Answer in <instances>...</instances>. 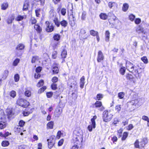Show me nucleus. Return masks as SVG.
<instances>
[{
	"mask_svg": "<svg viewBox=\"0 0 149 149\" xmlns=\"http://www.w3.org/2000/svg\"><path fill=\"white\" fill-rule=\"evenodd\" d=\"M37 22V21L36 19L34 17H31L30 20V22L31 24H34Z\"/></svg>",
	"mask_w": 149,
	"mask_h": 149,
	"instance_id": "nucleus-41",
	"label": "nucleus"
},
{
	"mask_svg": "<svg viewBox=\"0 0 149 149\" xmlns=\"http://www.w3.org/2000/svg\"><path fill=\"white\" fill-rule=\"evenodd\" d=\"M29 4L28 3L25 2L24 4L23 10H26L28 9Z\"/></svg>",
	"mask_w": 149,
	"mask_h": 149,
	"instance_id": "nucleus-42",
	"label": "nucleus"
},
{
	"mask_svg": "<svg viewBox=\"0 0 149 149\" xmlns=\"http://www.w3.org/2000/svg\"><path fill=\"white\" fill-rule=\"evenodd\" d=\"M136 31L138 34L143 33L144 34L146 33V29H144L141 25H139L136 26Z\"/></svg>",
	"mask_w": 149,
	"mask_h": 149,
	"instance_id": "nucleus-6",
	"label": "nucleus"
},
{
	"mask_svg": "<svg viewBox=\"0 0 149 149\" xmlns=\"http://www.w3.org/2000/svg\"><path fill=\"white\" fill-rule=\"evenodd\" d=\"M16 92L13 91H11L10 93V96L13 97L14 98L16 96Z\"/></svg>",
	"mask_w": 149,
	"mask_h": 149,
	"instance_id": "nucleus-60",
	"label": "nucleus"
},
{
	"mask_svg": "<svg viewBox=\"0 0 149 149\" xmlns=\"http://www.w3.org/2000/svg\"><path fill=\"white\" fill-rule=\"evenodd\" d=\"M41 12V9L39 8H37L35 10L36 15L37 17H39L40 16V13Z\"/></svg>",
	"mask_w": 149,
	"mask_h": 149,
	"instance_id": "nucleus-37",
	"label": "nucleus"
},
{
	"mask_svg": "<svg viewBox=\"0 0 149 149\" xmlns=\"http://www.w3.org/2000/svg\"><path fill=\"white\" fill-rule=\"evenodd\" d=\"M14 79L15 81V82H17L19 80V75L18 74H16L14 76Z\"/></svg>",
	"mask_w": 149,
	"mask_h": 149,
	"instance_id": "nucleus-52",
	"label": "nucleus"
},
{
	"mask_svg": "<svg viewBox=\"0 0 149 149\" xmlns=\"http://www.w3.org/2000/svg\"><path fill=\"white\" fill-rule=\"evenodd\" d=\"M95 105L96 107H100L102 106V103L101 102L97 101L95 104Z\"/></svg>",
	"mask_w": 149,
	"mask_h": 149,
	"instance_id": "nucleus-35",
	"label": "nucleus"
},
{
	"mask_svg": "<svg viewBox=\"0 0 149 149\" xmlns=\"http://www.w3.org/2000/svg\"><path fill=\"white\" fill-rule=\"evenodd\" d=\"M33 4H38L37 3L40 2L41 4L43 5L44 3L45 0H31Z\"/></svg>",
	"mask_w": 149,
	"mask_h": 149,
	"instance_id": "nucleus-26",
	"label": "nucleus"
},
{
	"mask_svg": "<svg viewBox=\"0 0 149 149\" xmlns=\"http://www.w3.org/2000/svg\"><path fill=\"white\" fill-rule=\"evenodd\" d=\"M25 123V122L22 120H20L19 122V125L20 127H23Z\"/></svg>",
	"mask_w": 149,
	"mask_h": 149,
	"instance_id": "nucleus-64",
	"label": "nucleus"
},
{
	"mask_svg": "<svg viewBox=\"0 0 149 149\" xmlns=\"http://www.w3.org/2000/svg\"><path fill=\"white\" fill-rule=\"evenodd\" d=\"M126 78L131 81L132 82L134 83H135L136 82V80L133 76L130 74H127L126 76Z\"/></svg>",
	"mask_w": 149,
	"mask_h": 149,
	"instance_id": "nucleus-10",
	"label": "nucleus"
},
{
	"mask_svg": "<svg viewBox=\"0 0 149 149\" xmlns=\"http://www.w3.org/2000/svg\"><path fill=\"white\" fill-rule=\"evenodd\" d=\"M86 13L85 12H83L82 13V14L81 17V19L82 20H84L86 18Z\"/></svg>",
	"mask_w": 149,
	"mask_h": 149,
	"instance_id": "nucleus-58",
	"label": "nucleus"
},
{
	"mask_svg": "<svg viewBox=\"0 0 149 149\" xmlns=\"http://www.w3.org/2000/svg\"><path fill=\"white\" fill-rule=\"evenodd\" d=\"M60 38V36L58 34H55L54 36V38L55 40H58Z\"/></svg>",
	"mask_w": 149,
	"mask_h": 149,
	"instance_id": "nucleus-45",
	"label": "nucleus"
},
{
	"mask_svg": "<svg viewBox=\"0 0 149 149\" xmlns=\"http://www.w3.org/2000/svg\"><path fill=\"white\" fill-rule=\"evenodd\" d=\"M135 17V16L132 14H131L129 16V19L131 21H133Z\"/></svg>",
	"mask_w": 149,
	"mask_h": 149,
	"instance_id": "nucleus-43",
	"label": "nucleus"
},
{
	"mask_svg": "<svg viewBox=\"0 0 149 149\" xmlns=\"http://www.w3.org/2000/svg\"><path fill=\"white\" fill-rule=\"evenodd\" d=\"M17 103L19 105L24 107H26L29 104L27 101L22 99H19L17 101Z\"/></svg>",
	"mask_w": 149,
	"mask_h": 149,
	"instance_id": "nucleus-5",
	"label": "nucleus"
},
{
	"mask_svg": "<svg viewBox=\"0 0 149 149\" xmlns=\"http://www.w3.org/2000/svg\"><path fill=\"white\" fill-rule=\"evenodd\" d=\"M49 22L48 21H47L46 24H47V27L46 28V31L47 32H51L54 30V26L52 25L50 26L49 25Z\"/></svg>",
	"mask_w": 149,
	"mask_h": 149,
	"instance_id": "nucleus-11",
	"label": "nucleus"
},
{
	"mask_svg": "<svg viewBox=\"0 0 149 149\" xmlns=\"http://www.w3.org/2000/svg\"><path fill=\"white\" fill-rule=\"evenodd\" d=\"M15 16L14 15H12L9 17L7 18L6 21L8 24H11L12 23L13 21L15 19Z\"/></svg>",
	"mask_w": 149,
	"mask_h": 149,
	"instance_id": "nucleus-14",
	"label": "nucleus"
},
{
	"mask_svg": "<svg viewBox=\"0 0 149 149\" xmlns=\"http://www.w3.org/2000/svg\"><path fill=\"white\" fill-rule=\"evenodd\" d=\"M54 136H51L49 139H47V141L48 142V146L49 148H51L54 145L55 143V140L53 139Z\"/></svg>",
	"mask_w": 149,
	"mask_h": 149,
	"instance_id": "nucleus-7",
	"label": "nucleus"
},
{
	"mask_svg": "<svg viewBox=\"0 0 149 149\" xmlns=\"http://www.w3.org/2000/svg\"><path fill=\"white\" fill-rule=\"evenodd\" d=\"M104 58L102 52L101 51H99L97 53V61L98 62H100L102 61H103Z\"/></svg>",
	"mask_w": 149,
	"mask_h": 149,
	"instance_id": "nucleus-8",
	"label": "nucleus"
},
{
	"mask_svg": "<svg viewBox=\"0 0 149 149\" xmlns=\"http://www.w3.org/2000/svg\"><path fill=\"white\" fill-rule=\"evenodd\" d=\"M142 119L143 120L147 121L148 123H149V118L148 117L146 116H142Z\"/></svg>",
	"mask_w": 149,
	"mask_h": 149,
	"instance_id": "nucleus-62",
	"label": "nucleus"
},
{
	"mask_svg": "<svg viewBox=\"0 0 149 149\" xmlns=\"http://www.w3.org/2000/svg\"><path fill=\"white\" fill-rule=\"evenodd\" d=\"M57 52L56 51H54L52 54V58L53 59H56L57 57Z\"/></svg>",
	"mask_w": 149,
	"mask_h": 149,
	"instance_id": "nucleus-50",
	"label": "nucleus"
},
{
	"mask_svg": "<svg viewBox=\"0 0 149 149\" xmlns=\"http://www.w3.org/2000/svg\"><path fill=\"white\" fill-rule=\"evenodd\" d=\"M8 4L7 3H4L1 5V9L3 10H6L8 7Z\"/></svg>",
	"mask_w": 149,
	"mask_h": 149,
	"instance_id": "nucleus-40",
	"label": "nucleus"
},
{
	"mask_svg": "<svg viewBox=\"0 0 149 149\" xmlns=\"http://www.w3.org/2000/svg\"><path fill=\"white\" fill-rule=\"evenodd\" d=\"M44 84V81L42 80H41L38 83L37 86L38 87H40L42 86Z\"/></svg>",
	"mask_w": 149,
	"mask_h": 149,
	"instance_id": "nucleus-57",
	"label": "nucleus"
},
{
	"mask_svg": "<svg viewBox=\"0 0 149 149\" xmlns=\"http://www.w3.org/2000/svg\"><path fill=\"white\" fill-rule=\"evenodd\" d=\"M39 59L38 57L37 56H34L32 57L31 62L32 63H34L37 61H38Z\"/></svg>",
	"mask_w": 149,
	"mask_h": 149,
	"instance_id": "nucleus-38",
	"label": "nucleus"
},
{
	"mask_svg": "<svg viewBox=\"0 0 149 149\" xmlns=\"http://www.w3.org/2000/svg\"><path fill=\"white\" fill-rule=\"evenodd\" d=\"M141 22V19L139 18H136L134 20L135 23L136 24H140Z\"/></svg>",
	"mask_w": 149,
	"mask_h": 149,
	"instance_id": "nucleus-55",
	"label": "nucleus"
},
{
	"mask_svg": "<svg viewBox=\"0 0 149 149\" xmlns=\"http://www.w3.org/2000/svg\"><path fill=\"white\" fill-rule=\"evenodd\" d=\"M61 13L63 15L65 16L66 13V9L64 8H63L61 9Z\"/></svg>",
	"mask_w": 149,
	"mask_h": 149,
	"instance_id": "nucleus-53",
	"label": "nucleus"
},
{
	"mask_svg": "<svg viewBox=\"0 0 149 149\" xmlns=\"http://www.w3.org/2000/svg\"><path fill=\"white\" fill-rule=\"evenodd\" d=\"M113 116V115L110 111H104L103 113V119L104 121L108 122L110 121Z\"/></svg>",
	"mask_w": 149,
	"mask_h": 149,
	"instance_id": "nucleus-3",
	"label": "nucleus"
},
{
	"mask_svg": "<svg viewBox=\"0 0 149 149\" xmlns=\"http://www.w3.org/2000/svg\"><path fill=\"white\" fill-rule=\"evenodd\" d=\"M24 46L22 44H19L17 45L16 48V49L18 50H22L24 48Z\"/></svg>",
	"mask_w": 149,
	"mask_h": 149,
	"instance_id": "nucleus-27",
	"label": "nucleus"
},
{
	"mask_svg": "<svg viewBox=\"0 0 149 149\" xmlns=\"http://www.w3.org/2000/svg\"><path fill=\"white\" fill-rule=\"evenodd\" d=\"M90 34L91 35L95 36L98 34V33L97 31L92 30L90 31Z\"/></svg>",
	"mask_w": 149,
	"mask_h": 149,
	"instance_id": "nucleus-32",
	"label": "nucleus"
},
{
	"mask_svg": "<svg viewBox=\"0 0 149 149\" xmlns=\"http://www.w3.org/2000/svg\"><path fill=\"white\" fill-rule=\"evenodd\" d=\"M58 80V78L56 77H53L52 79V81L53 83H55L56 82H57Z\"/></svg>",
	"mask_w": 149,
	"mask_h": 149,
	"instance_id": "nucleus-56",
	"label": "nucleus"
},
{
	"mask_svg": "<svg viewBox=\"0 0 149 149\" xmlns=\"http://www.w3.org/2000/svg\"><path fill=\"white\" fill-rule=\"evenodd\" d=\"M103 95L102 94H99L97 95L96 96V99L95 100H100L103 98Z\"/></svg>",
	"mask_w": 149,
	"mask_h": 149,
	"instance_id": "nucleus-48",
	"label": "nucleus"
},
{
	"mask_svg": "<svg viewBox=\"0 0 149 149\" xmlns=\"http://www.w3.org/2000/svg\"><path fill=\"white\" fill-rule=\"evenodd\" d=\"M120 72L121 74L124 75L125 72V68L124 67H122L120 69Z\"/></svg>",
	"mask_w": 149,
	"mask_h": 149,
	"instance_id": "nucleus-54",
	"label": "nucleus"
},
{
	"mask_svg": "<svg viewBox=\"0 0 149 149\" xmlns=\"http://www.w3.org/2000/svg\"><path fill=\"white\" fill-rule=\"evenodd\" d=\"M99 16L101 19L104 20L107 19L108 17V15L106 14L103 13H101Z\"/></svg>",
	"mask_w": 149,
	"mask_h": 149,
	"instance_id": "nucleus-24",
	"label": "nucleus"
},
{
	"mask_svg": "<svg viewBox=\"0 0 149 149\" xmlns=\"http://www.w3.org/2000/svg\"><path fill=\"white\" fill-rule=\"evenodd\" d=\"M129 6L128 4L125 3L123 4L122 7V10L124 12H125L127 11L129 8Z\"/></svg>",
	"mask_w": 149,
	"mask_h": 149,
	"instance_id": "nucleus-22",
	"label": "nucleus"
},
{
	"mask_svg": "<svg viewBox=\"0 0 149 149\" xmlns=\"http://www.w3.org/2000/svg\"><path fill=\"white\" fill-rule=\"evenodd\" d=\"M53 20V22L55 23V24L57 27L59 26L60 25V22H59L58 20V19L57 17H54V18L52 19Z\"/></svg>",
	"mask_w": 149,
	"mask_h": 149,
	"instance_id": "nucleus-25",
	"label": "nucleus"
},
{
	"mask_svg": "<svg viewBox=\"0 0 149 149\" xmlns=\"http://www.w3.org/2000/svg\"><path fill=\"white\" fill-rule=\"evenodd\" d=\"M6 127L5 123L3 122H0V128L2 129Z\"/></svg>",
	"mask_w": 149,
	"mask_h": 149,
	"instance_id": "nucleus-49",
	"label": "nucleus"
},
{
	"mask_svg": "<svg viewBox=\"0 0 149 149\" xmlns=\"http://www.w3.org/2000/svg\"><path fill=\"white\" fill-rule=\"evenodd\" d=\"M147 142V139L146 138H143L139 143L140 147H143Z\"/></svg>",
	"mask_w": 149,
	"mask_h": 149,
	"instance_id": "nucleus-15",
	"label": "nucleus"
},
{
	"mask_svg": "<svg viewBox=\"0 0 149 149\" xmlns=\"http://www.w3.org/2000/svg\"><path fill=\"white\" fill-rule=\"evenodd\" d=\"M97 118V116H95L93 117V118H91V123H92V125L93 126V128H95L96 127L95 122V120Z\"/></svg>",
	"mask_w": 149,
	"mask_h": 149,
	"instance_id": "nucleus-21",
	"label": "nucleus"
},
{
	"mask_svg": "<svg viewBox=\"0 0 149 149\" xmlns=\"http://www.w3.org/2000/svg\"><path fill=\"white\" fill-rule=\"evenodd\" d=\"M126 67L127 70L133 74L137 79L140 78L141 77L138 70L143 69L144 68V67L143 68H139L138 65L135 66L129 61H127L126 63Z\"/></svg>",
	"mask_w": 149,
	"mask_h": 149,
	"instance_id": "nucleus-1",
	"label": "nucleus"
},
{
	"mask_svg": "<svg viewBox=\"0 0 149 149\" xmlns=\"http://www.w3.org/2000/svg\"><path fill=\"white\" fill-rule=\"evenodd\" d=\"M54 125V122L52 121H50L47 124V127L49 129H52Z\"/></svg>",
	"mask_w": 149,
	"mask_h": 149,
	"instance_id": "nucleus-30",
	"label": "nucleus"
},
{
	"mask_svg": "<svg viewBox=\"0 0 149 149\" xmlns=\"http://www.w3.org/2000/svg\"><path fill=\"white\" fill-rule=\"evenodd\" d=\"M142 100L140 99L137 100H135L131 101L130 103L131 105L135 107V108H138L142 104L141 102Z\"/></svg>",
	"mask_w": 149,
	"mask_h": 149,
	"instance_id": "nucleus-4",
	"label": "nucleus"
},
{
	"mask_svg": "<svg viewBox=\"0 0 149 149\" xmlns=\"http://www.w3.org/2000/svg\"><path fill=\"white\" fill-rule=\"evenodd\" d=\"M85 78L84 76H83L80 80V87L82 88L84 87V85Z\"/></svg>",
	"mask_w": 149,
	"mask_h": 149,
	"instance_id": "nucleus-19",
	"label": "nucleus"
},
{
	"mask_svg": "<svg viewBox=\"0 0 149 149\" xmlns=\"http://www.w3.org/2000/svg\"><path fill=\"white\" fill-rule=\"evenodd\" d=\"M34 28L38 32H40L41 31V29L38 24H36L34 26Z\"/></svg>",
	"mask_w": 149,
	"mask_h": 149,
	"instance_id": "nucleus-33",
	"label": "nucleus"
},
{
	"mask_svg": "<svg viewBox=\"0 0 149 149\" xmlns=\"http://www.w3.org/2000/svg\"><path fill=\"white\" fill-rule=\"evenodd\" d=\"M49 17L50 18L53 19L56 17V13L53 9H51L49 12Z\"/></svg>",
	"mask_w": 149,
	"mask_h": 149,
	"instance_id": "nucleus-12",
	"label": "nucleus"
},
{
	"mask_svg": "<svg viewBox=\"0 0 149 149\" xmlns=\"http://www.w3.org/2000/svg\"><path fill=\"white\" fill-rule=\"evenodd\" d=\"M46 89V86H43L42 88H41L38 91V93H41L43 92Z\"/></svg>",
	"mask_w": 149,
	"mask_h": 149,
	"instance_id": "nucleus-59",
	"label": "nucleus"
},
{
	"mask_svg": "<svg viewBox=\"0 0 149 149\" xmlns=\"http://www.w3.org/2000/svg\"><path fill=\"white\" fill-rule=\"evenodd\" d=\"M31 93L30 91L26 89L25 92V95L26 96L29 97L31 95Z\"/></svg>",
	"mask_w": 149,
	"mask_h": 149,
	"instance_id": "nucleus-39",
	"label": "nucleus"
},
{
	"mask_svg": "<svg viewBox=\"0 0 149 149\" xmlns=\"http://www.w3.org/2000/svg\"><path fill=\"white\" fill-rule=\"evenodd\" d=\"M67 54V51L65 49H64L62 51L61 54V58H63V61L62 62V63L65 61L64 58H65L66 57Z\"/></svg>",
	"mask_w": 149,
	"mask_h": 149,
	"instance_id": "nucleus-16",
	"label": "nucleus"
},
{
	"mask_svg": "<svg viewBox=\"0 0 149 149\" xmlns=\"http://www.w3.org/2000/svg\"><path fill=\"white\" fill-rule=\"evenodd\" d=\"M57 84L54 83H53L51 85V87L53 90H56L57 89Z\"/></svg>",
	"mask_w": 149,
	"mask_h": 149,
	"instance_id": "nucleus-51",
	"label": "nucleus"
},
{
	"mask_svg": "<svg viewBox=\"0 0 149 149\" xmlns=\"http://www.w3.org/2000/svg\"><path fill=\"white\" fill-rule=\"evenodd\" d=\"M125 94L123 92H120L118 94V97L120 99H122L124 97Z\"/></svg>",
	"mask_w": 149,
	"mask_h": 149,
	"instance_id": "nucleus-34",
	"label": "nucleus"
},
{
	"mask_svg": "<svg viewBox=\"0 0 149 149\" xmlns=\"http://www.w3.org/2000/svg\"><path fill=\"white\" fill-rule=\"evenodd\" d=\"M110 32L108 30L106 31L105 34V40L106 42L109 41L110 38Z\"/></svg>",
	"mask_w": 149,
	"mask_h": 149,
	"instance_id": "nucleus-18",
	"label": "nucleus"
},
{
	"mask_svg": "<svg viewBox=\"0 0 149 149\" xmlns=\"http://www.w3.org/2000/svg\"><path fill=\"white\" fill-rule=\"evenodd\" d=\"M93 127L92 125V123L89 125L87 127V129L90 132H91L92 131L93 128Z\"/></svg>",
	"mask_w": 149,
	"mask_h": 149,
	"instance_id": "nucleus-63",
	"label": "nucleus"
},
{
	"mask_svg": "<svg viewBox=\"0 0 149 149\" xmlns=\"http://www.w3.org/2000/svg\"><path fill=\"white\" fill-rule=\"evenodd\" d=\"M108 6L110 8H112L113 7H117V4L114 2H109L108 3Z\"/></svg>",
	"mask_w": 149,
	"mask_h": 149,
	"instance_id": "nucleus-23",
	"label": "nucleus"
},
{
	"mask_svg": "<svg viewBox=\"0 0 149 149\" xmlns=\"http://www.w3.org/2000/svg\"><path fill=\"white\" fill-rule=\"evenodd\" d=\"M128 133L127 132H125L123 133V137L122 138V140L123 141L125 140L128 136Z\"/></svg>",
	"mask_w": 149,
	"mask_h": 149,
	"instance_id": "nucleus-46",
	"label": "nucleus"
},
{
	"mask_svg": "<svg viewBox=\"0 0 149 149\" xmlns=\"http://www.w3.org/2000/svg\"><path fill=\"white\" fill-rule=\"evenodd\" d=\"M139 143V142L138 140H136L135 143L134 145V146L136 148H139L140 147V144Z\"/></svg>",
	"mask_w": 149,
	"mask_h": 149,
	"instance_id": "nucleus-61",
	"label": "nucleus"
},
{
	"mask_svg": "<svg viewBox=\"0 0 149 149\" xmlns=\"http://www.w3.org/2000/svg\"><path fill=\"white\" fill-rule=\"evenodd\" d=\"M122 108L121 106L120 105L118 104L115 107V110L118 113H119L121 110Z\"/></svg>",
	"mask_w": 149,
	"mask_h": 149,
	"instance_id": "nucleus-29",
	"label": "nucleus"
},
{
	"mask_svg": "<svg viewBox=\"0 0 149 149\" xmlns=\"http://www.w3.org/2000/svg\"><path fill=\"white\" fill-rule=\"evenodd\" d=\"M141 60L145 64H147L148 63V60L146 56H143L142 57Z\"/></svg>",
	"mask_w": 149,
	"mask_h": 149,
	"instance_id": "nucleus-47",
	"label": "nucleus"
},
{
	"mask_svg": "<svg viewBox=\"0 0 149 149\" xmlns=\"http://www.w3.org/2000/svg\"><path fill=\"white\" fill-rule=\"evenodd\" d=\"M19 58L16 59L14 61L13 63V65L14 66H16L17 65L18 63L19 62Z\"/></svg>",
	"mask_w": 149,
	"mask_h": 149,
	"instance_id": "nucleus-44",
	"label": "nucleus"
},
{
	"mask_svg": "<svg viewBox=\"0 0 149 149\" xmlns=\"http://www.w3.org/2000/svg\"><path fill=\"white\" fill-rule=\"evenodd\" d=\"M73 140L74 145L72 148V149H78L82 141L81 136L74 134L73 136Z\"/></svg>",
	"mask_w": 149,
	"mask_h": 149,
	"instance_id": "nucleus-2",
	"label": "nucleus"
},
{
	"mask_svg": "<svg viewBox=\"0 0 149 149\" xmlns=\"http://www.w3.org/2000/svg\"><path fill=\"white\" fill-rule=\"evenodd\" d=\"M9 145V143L8 141H4L1 143V145L3 147H6Z\"/></svg>",
	"mask_w": 149,
	"mask_h": 149,
	"instance_id": "nucleus-31",
	"label": "nucleus"
},
{
	"mask_svg": "<svg viewBox=\"0 0 149 149\" xmlns=\"http://www.w3.org/2000/svg\"><path fill=\"white\" fill-rule=\"evenodd\" d=\"M69 19L70 25L72 26H74L75 23L76 19L73 14L71 15H70L69 17Z\"/></svg>",
	"mask_w": 149,
	"mask_h": 149,
	"instance_id": "nucleus-9",
	"label": "nucleus"
},
{
	"mask_svg": "<svg viewBox=\"0 0 149 149\" xmlns=\"http://www.w3.org/2000/svg\"><path fill=\"white\" fill-rule=\"evenodd\" d=\"M68 24V22L65 20H63L60 23V25L61 24V26L64 28L66 27L67 26Z\"/></svg>",
	"mask_w": 149,
	"mask_h": 149,
	"instance_id": "nucleus-28",
	"label": "nucleus"
},
{
	"mask_svg": "<svg viewBox=\"0 0 149 149\" xmlns=\"http://www.w3.org/2000/svg\"><path fill=\"white\" fill-rule=\"evenodd\" d=\"M8 73V71L7 70H5L3 74V76L2 77V78L3 79H6L7 77Z\"/></svg>",
	"mask_w": 149,
	"mask_h": 149,
	"instance_id": "nucleus-36",
	"label": "nucleus"
},
{
	"mask_svg": "<svg viewBox=\"0 0 149 149\" xmlns=\"http://www.w3.org/2000/svg\"><path fill=\"white\" fill-rule=\"evenodd\" d=\"M26 18V16L25 15H19L16 17L15 19L17 21H21L24 19H25Z\"/></svg>",
	"mask_w": 149,
	"mask_h": 149,
	"instance_id": "nucleus-17",
	"label": "nucleus"
},
{
	"mask_svg": "<svg viewBox=\"0 0 149 149\" xmlns=\"http://www.w3.org/2000/svg\"><path fill=\"white\" fill-rule=\"evenodd\" d=\"M6 113L8 118H10L13 114L12 109L11 108L7 109H6Z\"/></svg>",
	"mask_w": 149,
	"mask_h": 149,
	"instance_id": "nucleus-13",
	"label": "nucleus"
},
{
	"mask_svg": "<svg viewBox=\"0 0 149 149\" xmlns=\"http://www.w3.org/2000/svg\"><path fill=\"white\" fill-rule=\"evenodd\" d=\"M58 64H56V66L52 68V71L54 74H57L59 72V70L57 66Z\"/></svg>",
	"mask_w": 149,
	"mask_h": 149,
	"instance_id": "nucleus-20",
	"label": "nucleus"
}]
</instances>
